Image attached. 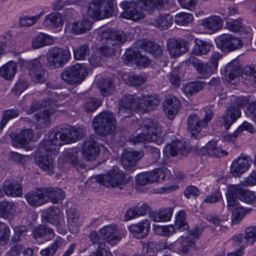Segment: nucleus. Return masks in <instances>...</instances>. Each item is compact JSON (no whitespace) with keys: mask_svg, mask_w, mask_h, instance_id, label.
<instances>
[{"mask_svg":"<svg viewBox=\"0 0 256 256\" xmlns=\"http://www.w3.org/2000/svg\"><path fill=\"white\" fill-rule=\"evenodd\" d=\"M84 136L81 128H75L67 125L57 126L55 130L50 131L48 138L45 139L40 144V148L44 150L54 152L58 146L64 144L70 143L82 138Z\"/></svg>","mask_w":256,"mask_h":256,"instance_id":"1","label":"nucleus"},{"mask_svg":"<svg viewBox=\"0 0 256 256\" xmlns=\"http://www.w3.org/2000/svg\"><path fill=\"white\" fill-rule=\"evenodd\" d=\"M160 104L156 95H145V112L155 110Z\"/></svg>","mask_w":256,"mask_h":256,"instance_id":"51","label":"nucleus"},{"mask_svg":"<svg viewBox=\"0 0 256 256\" xmlns=\"http://www.w3.org/2000/svg\"><path fill=\"white\" fill-rule=\"evenodd\" d=\"M42 216L48 222L51 223L56 227L60 225V210L56 206L48 208Z\"/></svg>","mask_w":256,"mask_h":256,"instance_id":"34","label":"nucleus"},{"mask_svg":"<svg viewBox=\"0 0 256 256\" xmlns=\"http://www.w3.org/2000/svg\"><path fill=\"white\" fill-rule=\"evenodd\" d=\"M246 97H235L231 99L232 104L226 108L227 114L224 116V124L226 130H228L230 126L240 116V108L248 104Z\"/></svg>","mask_w":256,"mask_h":256,"instance_id":"5","label":"nucleus"},{"mask_svg":"<svg viewBox=\"0 0 256 256\" xmlns=\"http://www.w3.org/2000/svg\"><path fill=\"white\" fill-rule=\"evenodd\" d=\"M185 63L188 66L192 64L202 78H206L215 72L207 63H204L194 56H190L186 60Z\"/></svg>","mask_w":256,"mask_h":256,"instance_id":"27","label":"nucleus"},{"mask_svg":"<svg viewBox=\"0 0 256 256\" xmlns=\"http://www.w3.org/2000/svg\"><path fill=\"white\" fill-rule=\"evenodd\" d=\"M100 234L104 242L112 246L115 245L122 238V235L114 226H108L102 228Z\"/></svg>","mask_w":256,"mask_h":256,"instance_id":"24","label":"nucleus"},{"mask_svg":"<svg viewBox=\"0 0 256 256\" xmlns=\"http://www.w3.org/2000/svg\"><path fill=\"white\" fill-rule=\"evenodd\" d=\"M103 46L98 51L92 54L89 58L90 64L93 66L100 64L102 56H110L114 54L116 48L118 47L126 41V36L122 32L112 29L104 30L100 34Z\"/></svg>","mask_w":256,"mask_h":256,"instance_id":"2","label":"nucleus"},{"mask_svg":"<svg viewBox=\"0 0 256 256\" xmlns=\"http://www.w3.org/2000/svg\"><path fill=\"white\" fill-rule=\"evenodd\" d=\"M226 76L230 82L238 77L240 74V66L237 61L230 62L226 67Z\"/></svg>","mask_w":256,"mask_h":256,"instance_id":"46","label":"nucleus"},{"mask_svg":"<svg viewBox=\"0 0 256 256\" xmlns=\"http://www.w3.org/2000/svg\"><path fill=\"white\" fill-rule=\"evenodd\" d=\"M114 0H92L88 6L87 14L94 20L110 18L114 13Z\"/></svg>","mask_w":256,"mask_h":256,"instance_id":"4","label":"nucleus"},{"mask_svg":"<svg viewBox=\"0 0 256 256\" xmlns=\"http://www.w3.org/2000/svg\"><path fill=\"white\" fill-rule=\"evenodd\" d=\"M94 248L96 250L92 252L94 256H113L109 248H106V245L103 242L98 244V245Z\"/></svg>","mask_w":256,"mask_h":256,"instance_id":"64","label":"nucleus"},{"mask_svg":"<svg viewBox=\"0 0 256 256\" xmlns=\"http://www.w3.org/2000/svg\"><path fill=\"white\" fill-rule=\"evenodd\" d=\"M142 157V155L136 151H124L120 157L121 163L126 170L133 169L137 162Z\"/></svg>","mask_w":256,"mask_h":256,"instance_id":"29","label":"nucleus"},{"mask_svg":"<svg viewBox=\"0 0 256 256\" xmlns=\"http://www.w3.org/2000/svg\"><path fill=\"white\" fill-rule=\"evenodd\" d=\"M145 51L148 52L156 58L160 57L162 52L160 45L150 40H145Z\"/></svg>","mask_w":256,"mask_h":256,"instance_id":"50","label":"nucleus"},{"mask_svg":"<svg viewBox=\"0 0 256 256\" xmlns=\"http://www.w3.org/2000/svg\"><path fill=\"white\" fill-rule=\"evenodd\" d=\"M122 58L126 64H135L138 67L144 66V58L138 48L127 49Z\"/></svg>","mask_w":256,"mask_h":256,"instance_id":"23","label":"nucleus"},{"mask_svg":"<svg viewBox=\"0 0 256 256\" xmlns=\"http://www.w3.org/2000/svg\"><path fill=\"white\" fill-rule=\"evenodd\" d=\"M251 163V160L248 156H239L234 159L230 166V172L234 176H240L247 171Z\"/></svg>","mask_w":256,"mask_h":256,"instance_id":"20","label":"nucleus"},{"mask_svg":"<svg viewBox=\"0 0 256 256\" xmlns=\"http://www.w3.org/2000/svg\"><path fill=\"white\" fill-rule=\"evenodd\" d=\"M144 215V204L137 205L127 210L124 216L126 221H128L136 217Z\"/></svg>","mask_w":256,"mask_h":256,"instance_id":"49","label":"nucleus"},{"mask_svg":"<svg viewBox=\"0 0 256 256\" xmlns=\"http://www.w3.org/2000/svg\"><path fill=\"white\" fill-rule=\"evenodd\" d=\"M166 176L164 172L162 169L154 170L145 173V184L147 183L162 182Z\"/></svg>","mask_w":256,"mask_h":256,"instance_id":"40","label":"nucleus"},{"mask_svg":"<svg viewBox=\"0 0 256 256\" xmlns=\"http://www.w3.org/2000/svg\"><path fill=\"white\" fill-rule=\"evenodd\" d=\"M160 144L162 142V128L156 121L150 118L145 120V142Z\"/></svg>","mask_w":256,"mask_h":256,"instance_id":"11","label":"nucleus"},{"mask_svg":"<svg viewBox=\"0 0 256 256\" xmlns=\"http://www.w3.org/2000/svg\"><path fill=\"white\" fill-rule=\"evenodd\" d=\"M204 148L206 153L210 156L221 157L228 154V152L220 146H218L217 142L214 140L210 141Z\"/></svg>","mask_w":256,"mask_h":256,"instance_id":"37","label":"nucleus"},{"mask_svg":"<svg viewBox=\"0 0 256 256\" xmlns=\"http://www.w3.org/2000/svg\"><path fill=\"white\" fill-rule=\"evenodd\" d=\"M186 214L184 211L179 212L176 216L174 226H164V236H170L176 232V230L183 231L188 228V226L185 220Z\"/></svg>","mask_w":256,"mask_h":256,"instance_id":"22","label":"nucleus"},{"mask_svg":"<svg viewBox=\"0 0 256 256\" xmlns=\"http://www.w3.org/2000/svg\"><path fill=\"white\" fill-rule=\"evenodd\" d=\"M173 18L169 14H160L156 18L146 16L145 22L147 24L152 25L162 30L168 28L173 23Z\"/></svg>","mask_w":256,"mask_h":256,"instance_id":"28","label":"nucleus"},{"mask_svg":"<svg viewBox=\"0 0 256 256\" xmlns=\"http://www.w3.org/2000/svg\"><path fill=\"white\" fill-rule=\"evenodd\" d=\"M149 207L145 204V214L148 212L150 218L155 222H166L170 220L173 212L172 208L160 210L158 212H149Z\"/></svg>","mask_w":256,"mask_h":256,"instance_id":"30","label":"nucleus"},{"mask_svg":"<svg viewBox=\"0 0 256 256\" xmlns=\"http://www.w3.org/2000/svg\"><path fill=\"white\" fill-rule=\"evenodd\" d=\"M15 210L16 206L14 202L8 201L0 202V217L10 218L13 216Z\"/></svg>","mask_w":256,"mask_h":256,"instance_id":"43","label":"nucleus"},{"mask_svg":"<svg viewBox=\"0 0 256 256\" xmlns=\"http://www.w3.org/2000/svg\"><path fill=\"white\" fill-rule=\"evenodd\" d=\"M200 24L210 33H214L220 30L223 26V20L218 16H212L201 20Z\"/></svg>","mask_w":256,"mask_h":256,"instance_id":"31","label":"nucleus"},{"mask_svg":"<svg viewBox=\"0 0 256 256\" xmlns=\"http://www.w3.org/2000/svg\"><path fill=\"white\" fill-rule=\"evenodd\" d=\"M17 70V65L14 62H9L0 68V76L6 80L12 79Z\"/></svg>","mask_w":256,"mask_h":256,"instance_id":"41","label":"nucleus"},{"mask_svg":"<svg viewBox=\"0 0 256 256\" xmlns=\"http://www.w3.org/2000/svg\"><path fill=\"white\" fill-rule=\"evenodd\" d=\"M90 52L88 44H82L73 50L74 58L78 60H84L86 57L90 54Z\"/></svg>","mask_w":256,"mask_h":256,"instance_id":"54","label":"nucleus"},{"mask_svg":"<svg viewBox=\"0 0 256 256\" xmlns=\"http://www.w3.org/2000/svg\"><path fill=\"white\" fill-rule=\"evenodd\" d=\"M202 232V229L200 226H196L188 232L186 236L180 238V242L178 248V252L186 253L190 248L194 244Z\"/></svg>","mask_w":256,"mask_h":256,"instance_id":"12","label":"nucleus"},{"mask_svg":"<svg viewBox=\"0 0 256 256\" xmlns=\"http://www.w3.org/2000/svg\"><path fill=\"white\" fill-rule=\"evenodd\" d=\"M96 84L104 96L110 94L114 90V86L111 78H101L97 82Z\"/></svg>","mask_w":256,"mask_h":256,"instance_id":"38","label":"nucleus"},{"mask_svg":"<svg viewBox=\"0 0 256 256\" xmlns=\"http://www.w3.org/2000/svg\"><path fill=\"white\" fill-rule=\"evenodd\" d=\"M120 7L123 10L120 16L122 18L137 21L144 17V0L124 1L120 4Z\"/></svg>","mask_w":256,"mask_h":256,"instance_id":"6","label":"nucleus"},{"mask_svg":"<svg viewBox=\"0 0 256 256\" xmlns=\"http://www.w3.org/2000/svg\"><path fill=\"white\" fill-rule=\"evenodd\" d=\"M51 116L46 110H40L33 116L36 128H42L46 127L50 122Z\"/></svg>","mask_w":256,"mask_h":256,"instance_id":"39","label":"nucleus"},{"mask_svg":"<svg viewBox=\"0 0 256 256\" xmlns=\"http://www.w3.org/2000/svg\"><path fill=\"white\" fill-rule=\"evenodd\" d=\"M74 72L77 78L78 84L81 83L88 75V70L85 66L81 64H76L72 66Z\"/></svg>","mask_w":256,"mask_h":256,"instance_id":"57","label":"nucleus"},{"mask_svg":"<svg viewBox=\"0 0 256 256\" xmlns=\"http://www.w3.org/2000/svg\"><path fill=\"white\" fill-rule=\"evenodd\" d=\"M205 84L202 82L197 81L186 84L182 86V90L187 96H191L202 90Z\"/></svg>","mask_w":256,"mask_h":256,"instance_id":"48","label":"nucleus"},{"mask_svg":"<svg viewBox=\"0 0 256 256\" xmlns=\"http://www.w3.org/2000/svg\"><path fill=\"white\" fill-rule=\"evenodd\" d=\"M172 4V0H145V11L148 14L155 10H168Z\"/></svg>","mask_w":256,"mask_h":256,"instance_id":"32","label":"nucleus"},{"mask_svg":"<svg viewBox=\"0 0 256 256\" xmlns=\"http://www.w3.org/2000/svg\"><path fill=\"white\" fill-rule=\"evenodd\" d=\"M193 20V16L187 12H180L175 16V22L180 26H186L191 23Z\"/></svg>","mask_w":256,"mask_h":256,"instance_id":"58","label":"nucleus"},{"mask_svg":"<svg viewBox=\"0 0 256 256\" xmlns=\"http://www.w3.org/2000/svg\"><path fill=\"white\" fill-rule=\"evenodd\" d=\"M61 105L58 100L53 98L44 99L34 102L30 106V111L28 112L32 113L39 109L44 108V110H46L50 115L52 116L58 111V108Z\"/></svg>","mask_w":256,"mask_h":256,"instance_id":"13","label":"nucleus"},{"mask_svg":"<svg viewBox=\"0 0 256 256\" xmlns=\"http://www.w3.org/2000/svg\"><path fill=\"white\" fill-rule=\"evenodd\" d=\"M242 77L245 85L256 89V64L245 66L242 71Z\"/></svg>","mask_w":256,"mask_h":256,"instance_id":"33","label":"nucleus"},{"mask_svg":"<svg viewBox=\"0 0 256 256\" xmlns=\"http://www.w3.org/2000/svg\"><path fill=\"white\" fill-rule=\"evenodd\" d=\"M210 50V46L206 42L200 40H195V46L193 52L197 56L206 54Z\"/></svg>","mask_w":256,"mask_h":256,"instance_id":"53","label":"nucleus"},{"mask_svg":"<svg viewBox=\"0 0 256 256\" xmlns=\"http://www.w3.org/2000/svg\"><path fill=\"white\" fill-rule=\"evenodd\" d=\"M34 237L38 238H44L46 240H49L54 236V232L52 229L46 226H40L36 228L33 232Z\"/></svg>","mask_w":256,"mask_h":256,"instance_id":"42","label":"nucleus"},{"mask_svg":"<svg viewBox=\"0 0 256 256\" xmlns=\"http://www.w3.org/2000/svg\"><path fill=\"white\" fill-rule=\"evenodd\" d=\"M190 150V144L183 140L172 142L167 144L164 149V153L167 157L174 156L178 154L186 155Z\"/></svg>","mask_w":256,"mask_h":256,"instance_id":"15","label":"nucleus"},{"mask_svg":"<svg viewBox=\"0 0 256 256\" xmlns=\"http://www.w3.org/2000/svg\"><path fill=\"white\" fill-rule=\"evenodd\" d=\"M204 112V118L202 119H200L198 116L196 114H191L188 118V128L191 136L194 138H197L202 129L206 127L208 123L212 120L214 116L212 110L210 108H205Z\"/></svg>","mask_w":256,"mask_h":256,"instance_id":"7","label":"nucleus"},{"mask_svg":"<svg viewBox=\"0 0 256 256\" xmlns=\"http://www.w3.org/2000/svg\"><path fill=\"white\" fill-rule=\"evenodd\" d=\"M168 50L172 58H178L188 51V42L182 38H171L167 42Z\"/></svg>","mask_w":256,"mask_h":256,"instance_id":"16","label":"nucleus"},{"mask_svg":"<svg viewBox=\"0 0 256 256\" xmlns=\"http://www.w3.org/2000/svg\"><path fill=\"white\" fill-rule=\"evenodd\" d=\"M44 188H36L25 196L27 202L32 206H39L48 202Z\"/></svg>","mask_w":256,"mask_h":256,"instance_id":"18","label":"nucleus"},{"mask_svg":"<svg viewBox=\"0 0 256 256\" xmlns=\"http://www.w3.org/2000/svg\"><path fill=\"white\" fill-rule=\"evenodd\" d=\"M92 126L96 134L107 136L115 132L117 126L116 120L111 112L104 111L93 118Z\"/></svg>","mask_w":256,"mask_h":256,"instance_id":"3","label":"nucleus"},{"mask_svg":"<svg viewBox=\"0 0 256 256\" xmlns=\"http://www.w3.org/2000/svg\"><path fill=\"white\" fill-rule=\"evenodd\" d=\"M100 148L95 140L90 138L86 140L82 148V153L84 159L88 161L94 160L100 153Z\"/></svg>","mask_w":256,"mask_h":256,"instance_id":"25","label":"nucleus"},{"mask_svg":"<svg viewBox=\"0 0 256 256\" xmlns=\"http://www.w3.org/2000/svg\"><path fill=\"white\" fill-rule=\"evenodd\" d=\"M3 190L7 195L19 196L22 195V186L20 184L14 180L4 182Z\"/></svg>","mask_w":256,"mask_h":256,"instance_id":"35","label":"nucleus"},{"mask_svg":"<svg viewBox=\"0 0 256 256\" xmlns=\"http://www.w3.org/2000/svg\"><path fill=\"white\" fill-rule=\"evenodd\" d=\"M52 42L53 39L52 36L40 33L36 38L33 39L32 41V47L33 48L36 49L46 45L50 44H52Z\"/></svg>","mask_w":256,"mask_h":256,"instance_id":"47","label":"nucleus"},{"mask_svg":"<svg viewBox=\"0 0 256 256\" xmlns=\"http://www.w3.org/2000/svg\"><path fill=\"white\" fill-rule=\"evenodd\" d=\"M145 155L150 164L156 162L160 156L159 150L155 147L145 145Z\"/></svg>","mask_w":256,"mask_h":256,"instance_id":"52","label":"nucleus"},{"mask_svg":"<svg viewBox=\"0 0 256 256\" xmlns=\"http://www.w3.org/2000/svg\"><path fill=\"white\" fill-rule=\"evenodd\" d=\"M64 22V18L58 12H52L47 15L44 21V23L52 27L57 28L62 26Z\"/></svg>","mask_w":256,"mask_h":256,"instance_id":"44","label":"nucleus"},{"mask_svg":"<svg viewBox=\"0 0 256 256\" xmlns=\"http://www.w3.org/2000/svg\"><path fill=\"white\" fill-rule=\"evenodd\" d=\"M234 240L237 244L244 249L248 245H253L256 242V226H250L245 229L244 236H234Z\"/></svg>","mask_w":256,"mask_h":256,"instance_id":"17","label":"nucleus"},{"mask_svg":"<svg viewBox=\"0 0 256 256\" xmlns=\"http://www.w3.org/2000/svg\"><path fill=\"white\" fill-rule=\"evenodd\" d=\"M34 160L36 164L48 174L54 173V160L51 156L40 151L36 154Z\"/></svg>","mask_w":256,"mask_h":256,"instance_id":"26","label":"nucleus"},{"mask_svg":"<svg viewBox=\"0 0 256 256\" xmlns=\"http://www.w3.org/2000/svg\"><path fill=\"white\" fill-rule=\"evenodd\" d=\"M10 136L12 140V144L14 146L22 148L26 146L28 144L20 132L18 134L10 133Z\"/></svg>","mask_w":256,"mask_h":256,"instance_id":"59","label":"nucleus"},{"mask_svg":"<svg viewBox=\"0 0 256 256\" xmlns=\"http://www.w3.org/2000/svg\"><path fill=\"white\" fill-rule=\"evenodd\" d=\"M180 106L179 100L174 95L166 96L163 102V110L165 114L170 120H172L177 114Z\"/></svg>","mask_w":256,"mask_h":256,"instance_id":"19","label":"nucleus"},{"mask_svg":"<svg viewBox=\"0 0 256 256\" xmlns=\"http://www.w3.org/2000/svg\"><path fill=\"white\" fill-rule=\"evenodd\" d=\"M61 78L66 82L70 84H78V78L76 76L72 66L68 67L61 74Z\"/></svg>","mask_w":256,"mask_h":256,"instance_id":"56","label":"nucleus"},{"mask_svg":"<svg viewBox=\"0 0 256 256\" xmlns=\"http://www.w3.org/2000/svg\"><path fill=\"white\" fill-rule=\"evenodd\" d=\"M20 111L16 109H10L4 112L0 122V130H2L8 121L18 116Z\"/></svg>","mask_w":256,"mask_h":256,"instance_id":"55","label":"nucleus"},{"mask_svg":"<svg viewBox=\"0 0 256 256\" xmlns=\"http://www.w3.org/2000/svg\"><path fill=\"white\" fill-rule=\"evenodd\" d=\"M28 74L31 78L36 83H42L45 81L46 72L42 63L38 59H34L26 64Z\"/></svg>","mask_w":256,"mask_h":256,"instance_id":"14","label":"nucleus"},{"mask_svg":"<svg viewBox=\"0 0 256 256\" xmlns=\"http://www.w3.org/2000/svg\"><path fill=\"white\" fill-rule=\"evenodd\" d=\"M44 190L48 202L50 200L52 204H56L60 200H62L64 198V193L60 188L48 187L44 188Z\"/></svg>","mask_w":256,"mask_h":256,"instance_id":"36","label":"nucleus"},{"mask_svg":"<svg viewBox=\"0 0 256 256\" xmlns=\"http://www.w3.org/2000/svg\"><path fill=\"white\" fill-rule=\"evenodd\" d=\"M136 98L132 94L124 96L119 100L118 114L122 118L132 115Z\"/></svg>","mask_w":256,"mask_h":256,"instance_id":"21","label":"nucleus"},{"mask_svg":"<svg viewBox=\"0 0 256 256\" xmlns=\"http://www.w3.org/2000/svg\"><path fill=\"white\" fill-rule=\"evenodd\" d=\"M243 130H246L250 133L254 132V128L252 124L247 122H244L237 129L233 132L227 134L224 136L226 140L233 142L238 135Z\"/></svg>","mask_w":256,"mask_h":256,"instance_id":"45","label":"nucleus"},{"mask_svg":"<svg viewBox=\"0 0 256 256\" xmlns=\"http://www.w3.org/2000/svg\"><path fill=\"white\" fill-rule=\"evenodd\" d=\"M248 210L242 207H238L236 208L232 213V222L234 224H238L244 218L246 214L248 213Z\"/></svg>","mask_w":256,"mask_h":256,"instance_id":"60","label":"nucleus"},{"mask_svg":"<svg viewBox=\"0 0 256 256\" xmlns=\"http://www.w3.org/2000/svg\"><path fill=\"white\" fill-rule=\"evenodd\" d=\"M48 66L54 68H62L69 60L70 54L68 50L59 47L50 49L46 55Z\"/></svg>","mask_w":256,"mask_h":256,"instance_id":"8","label":"nucleus"},{"mask_svg":"<svg viewBox=\"0 0 256 256\" xmlns=\"http://www.w3.org/2000/svg\"><path fill=\"white\" fill-rule=\"evenodd\" d=\"M126 176L119 170H110L106 174L97 175L96 181L106 187L115 188L127 182Z\"/></svg>","mask_w":256,"mask_h":256,"instance_id":"9","label":"nucleus"},{"mask_svg":"<svg viewBox=\"0 0 256 256\" xmlns=\"http://www.w3.org/2000/svg\"><path fill=\"white\" fill-rule=\"evenodd\" d=\"M128 228L136 238L141 239L144 238V223L143 222L136 224H132L129 226Z\"/></svg>","mask_w":256,"mask_h":256,"instance_id":"61","label":"nucleus"},{"mask_svg":"<svg viewBox=\"0 0 256 256\" xmlns=\"http://www.w3.org/2000/svg\"><path fill=\"white\" fill-rule=\"evenodd\" d=\"M216 41L218 48L224 52L240 48L243 44V42L240 38L229 34L220 35L217 38Z\"/></svg>","mask_w":256,"mask_h":256,"instance_id":"10","label":"nucleus"},{"mask_svg":"<svg viewBox=\"0 0 256 256\" xmlns=\"http://www.w3.org/2000/svg\"><path fill=\"white\" fill-rule=\"evenodd\" d=\"M60 245V241L56 240L50 246L42 250L40 254L42 256H53Z\"/></svg>","mask_w":256,"mask_h":256,"instance_id":"63","label":"nucleus"},{"mask_svg":"<svg viewBox=\"0 0 256 256\" xmlns=\"http://www.w3.org/2000/svg\"><path fill=\"white\" fill-rule=\"evenodd\" d=\"M88 23L86 21H78L72 24V31L74 34H80L89 30Z\"/></svg>","mask_w":256,"mask_h":256,"instance_id":"62","label":"nucleus"}]
</instances>
